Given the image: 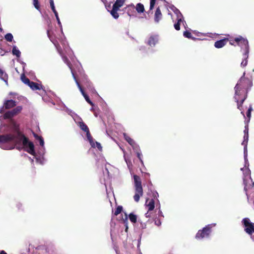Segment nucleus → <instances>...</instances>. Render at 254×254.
Masks as SVG:
<instances>
[{
  "instance_id": "1",
  "label": "nucleus",
  "mask_w": 254,
  "mask_h": 254,
  "mask_svg": "<svg viewBox=\"0 0 254 254\" xmlns=\"http://www.w3.org/2000/svg\"><path fill=\"white\" fill-rule=\"evenodd\" d=\"M12 131L5 135H0V147L2 149L10 150L15 147L19 150L24 149L30 154L35 156L33 143L29 141L19 129L15 122L11 123Z\"/></svg>"
},
{
  "instance_id": "2",
  "label": "nucleus",
  "mask_w": 254,
  "mask_h": 254,
  "mask_svg": "<svg viewBox=\"0 0 254 254\" xmlns=\"http://www.w3.org/2000/svg\"><path fill=\"white\" fill-rule=\"evenodd\" d=\"M245 71L234 88L235 95L244 97L245 95L247 96L248 91L253 85L252 80L245 77Z\"/></svg>"
},
{
  "instance_id": "3",
  "label": "nucleus",
  "mask_w": 254,
  "mask_h": 254,
  "mask_svg": "<svg viewBox=\"0 0 254 254\" xmlns=\"http://www.w3.org/2000/svg\"><path fill=\"white\" fill-rule=\"evenodd\" d=\"M234 41L237 43V45L242 48H244V60L241 64H247V58L249 56V46L247 39H245L241 36H239L234 39Z\"/></svg>"
},
{
  "instance_id": "4",
  "label": "nucleus",
  "mask_w": 254,
  "mask_h": 254,
  "mask_svg": "<svg viewBox=\"0 0 254 254\" xmlns=\"http://www.w3.org/2000/svg\"><path fill=\"white\" fill-rule=\"evenodd\" d=\"M135 193L133 196L135 201L138 202L140 197L143 195V189L140 177L136 175L133 176Z\"/></svg>"
},
{
  "instance_id": "5",
  "label": "nucleus",
  "mask_w": 254,
  "mask_h": 254,
  "mask_svg": "<svg viewBox=\"0 0 254 254\" xmlns=\"http://www.w3.org/2000/svg\"><path fill=\"white\" fill-rule=\"evenodd\" d=\"M242 223L245 226V231L251 236V239L254 241V236L252 235L254 233V223L251 222L248 218H244Z\"/></svg>"
},
{
  "instance_id": "6",
  "label": "nucleus",
  "mask_w": 254,
  "mask_h": 254,
  "mask_svg": "<svg viewBox=\"0 0 254 254\" xmlns=\"http://www.w3.org/2000/svg\"><path fill=\"white\" fill-rule=\"evenodd\" d=\"M216 224H209L204 227L202 230H199L197 233L195 238L196 239H203L209 237L211 233V229L212 226H215Z\"/></svg>"
},
{
  "instance_id": "7",
  "label": "nucleus",
  "mask_w": 254,
  "mask_h": 254,
  "mask_svg": "<svg viewBox=\"0 0 254 254\" xmlns=\"http://www.w3.org/2000/svg\"><path fill=\"white\" fill-rule=\"evenodd\" d=\"M125 2V0H116L113 4L112 9L110 11V13L114 18L117 19L119 18V15L118 11L124 5Z\"/></svg>"
},
{
  "instance_id": "8",
  "label": "nucleus",
  "mask_w": 254,
  "mask_h": 254,
  "mask_svg": "<svg viewBox=\"0 0 254 254\" xmlns=\"http://www.w3.org/2000/svg\"><path fill=\"white\" fill-rule=\"evenodd\" d=\"M69 68H70L71 73L72 74V71H74L75 73V78L77 76H80L83 78L85 77L83 69L81 66V64H68ZM77 79V78H76Z\"/></svg>"
},
{
  "instance_id": "9",
  "label": "nucleus",
  "mask_w": 254,
  "mask_h": 254,
  "mask_svg": "<svg viewBox=\"0 0 254 254\" xmlns=\"http://www.w3.org/2000/svg\"><path fill=\"white\" fill-rule=\"evenodd\" d=\"M75 73L74 71H72V76L76 82V84L77 85V86H78L80 91L81 92L82 95L83 96V97H84L85 100L90 104L91 105V106H93L94 105V104L90 100L88 96L85 93V92L84 91L83 88H82L81 86L80 85V84H79V82L78 81V80L76 79L75 78Z\"/></svg>"
},
{
  "instance_id": "10",
  "label": "nucleus",
  "mask_w": 254,
  "mask_h": 254,
  "mask_svg": "<svg viewBox=\"0 0 254 254\" xmlns=\"http://www.w3.org/2000/svg\"><path fill=\"white\" fill-rule=\"evenodd\" d=\"M234 98L236 102L237 103L238 109L241 111V114L243 115V117L245 118V115L244 114L243 109V104L245 100H246V99L247 98V96L245 95L244 97L235 95Z\"/></svg>"
},
{
  "instance_id": "11",
  "label": "nucleus",
  "mask_w": 254,
  "mask_h": 254,
  "mask_svg": "<svg viewBox=\"0 0 254 254\" xmlns=\"http://www.w3.org/2000/svg\"><path fill=\"white\" fill-rule=\"evenodd\" d=\"M15 101L12 100H8L5 101L3 104V106L0 108V113H2L4 112V108L5 109H10L16 106Z\"/></svg>"
},
{
  "instance_id": "12",
  "label": "nucleus",
  "mask_w": 254,
  "mask_h": 254,
  "mask_svg": "<svg viewBox=\"0 0 254 254\" xmlns=\"http://www.w3.org/2000/svg\"><path fill=\"white\" fill-rule=\"evenodd\" d=\"M28 86L30 87V88L33 90L42 89L43 91V93L41 94L42 95L46 93L44 87L42 84L31 81V83Z\"/></svg>"
},
{
  "instance_id": "13",
  "label": "nucleus",
  "mask_w": 254,
  "mask_h": 254,
  "mask_svg": "<svg viewBox=\"0 0 254 254\" xmlns=\"http://www.w3.org/2000/svg\"><path fill=\"white\" fill-rule=\"evenodd\" d=\"M34 136L35 139L39 141L40 145L41 146L39 154L40 155H43L44 154V150H45L44 139L42 136H39L35 133L34 134Z\"/></svg>"
},
{
  "instance_id": "14",
  "label": "nucleus",
  "mask_w": 254,
  "mask_h": 254,
  "mask_svg": "<svg viewBox=\"0 0 254 254\" xmlns=\"http://www.w3.org/2000/svg\"><path fill=\"white\" fill-rule=\"evenodd\" d=\"M244 160H245V167H247V168L244 170V168H242L241 170L244 172V174L245 175H249L250 173V170L249 169L248 167L249 165L248 159V153L244 154Z\"/></svg>"
},
{
  "instance_id": "15",
  "label": "nucleus",
  "mask_w": 254,
  "mask_h": 254,
  "mask_svg": "<svg viewBox=\"0 0 254 254\" xmlns=\"http://www.w3.org/2000/svg\"><path fill=\"white\" fill-rule=\"evenodd\" d=\"M229 41V39L225 38L220 40L217 41L214 43V46L216 48H221L224 46Z\"/></svg>"
},
{
  "instance_id": "16",
  "label": "nucleus",
  "mask_w": 254,
  "mask_h": 254,
  "mask_svg": "<svg viewBox=\"0 0 254 254\" xmlns=\"http://www.w3.org/2000/svg\"><path fill=\"white\" fill-rule=\"evenodd\" d=\"M83 82L86 87L93 93L97 94L95 89L93 87L92 84L86 78H84Z\"/></svg>"
},
{
  "instance_id": "17",
  "label": "nucleus",
  "mask_w": 254,
  "mask_h": 254,
  "mask_svg": "<svg viewBox=\"0 0 254 254\" xmlns=\"http://www.w3.org/2000/svg\"><path fill=\"white\" fill-rule=\"evenodd\" d=\"M158 39L157 36H151L148 39L147 44L150 46H154L158 42Z\"/></svg>"
},
{
  "instance_id": "18",
  "label": "nucleus",
  "mask_w": 254,
  "mask_h": 254,
  "mask_svg": "<svg viewBox=\"0 0 254 254\" xmlns=\"http://www.w3.org/2000/svg\"><path fill=\"white\" fill-rule=\"evenodd\" d=\"M162 17V14L161 12L160 8L158 7L156 8L154 14V21L155 22L158 23L161 20Z\"/></svg>"
},
{
  "instance_id": "19",
  "label": "nucleus",
  "mask_w": 254,
  "mask_h": 254,
  "mask_svg": "<svg viewBox=\"0 0 254 254\" xmlns=\"http://www.w3.org/2000/svg\"><path fill=\"white\" fill-rule=\"evenodd\" d=\"M155 202L153 199H146L145 205L148 207V211H152L154 208Z\"/></svg>"
},
{
  "instance_id": "20",
  "label": "nucleus",
  "mask_w": 254,
  "mask_h": 254,
  "mask_svg": "<svg viewBox=\"0 0 254 254\" xmlns=\"http://www.w3.org/2000/svg\"><path fill=\"white\" fill-rule=\"evenodd\" d=\"M126 10H127V12L129 16L133 15V13L135 12L134 9L135 6L133 4H129L127 5L126 8Z\"/></svg>"
},
{
  "instance_id": "21",
  "label": "nucleus",
  "mask_w": 254,
  "mask_h": 254,
  "mask_svg": "<svg viewBox=\"0 0 254 254\" xmlns=\"http://www.w3.org/2000/svg\"><path fill=\"white\" fill-rule=\"evenodd\" d=\"M14 116L15 115L14 114L12 110L7 111L4 114L3 117L0 116V121H1L2 119H10Z\"/></svg>"
},
{
  "instance_id": "22",
  "label": "nucleus",
  "mask_w": 254,
  "mask_h": 254,
  "mask_svg": "<svg viewBox=\"0 0 254 254\" xmlns=\"http://www.w3.org/2000/svg\"><path fill=\"white\" fill-rule=\"evenodd\" d=\"M14 116L15 115L14 114L12 110L7 111L4 114L3 117L0 116V121H1L2 119H10Z\"/></svg>"
},
{
  "instance_id": "23",
  "label": "nucleus",
  "mask_w": 254,
  "mask_h": 254,
  "mask_svg": "<svg viewBox=\"0 0 254 254\" xmlns=\"http://www.w3.org/2000/svg\"><path fill=\"white\" fill-rule=\"evenodd\" d=\"M86 137L87 138V140L89 141L91 146L95 148V145L94 143V141L93 140V138L91 136L90 133L89 132V130L88 129L87 131H86Z\"/></svg>"
},
{
  "instance_id": "24",
  "label": "nucleus",
  "mask_w": 254,
  "mask_h": 254,
  "mask_svg": "<svg viewBox=\"0 0 254 254\" xmlns=\"http://www.w3.org/2000/svg\"><path fill=\"white\" fill-rule=\"evenodd\" d=\"M0 78L3 80L6 84L7 85V79H8V76L7 74L2 69L0 68Z\"/></svg>"
},
{
  "instance_id": "25",
  "label": "nucleus",
  "mask_w": 254,
  "mask_h": 254,
  "mask_svg": "<svg viewBox=\"0 0 254 254\" xmlns=\"http://www.w3.org/2000/svg\"><path fill=\"white\" fill-rule=\"evenodd\" d=\"M135 9L139 13H143L145 11L144 5L141 3H138L135 6Z\"/></svg>"
},
{
  "instance_id": "26",
  "label": "nucleus",
  "mask_w": 254,
  "mask_h": 254,
  "mask_svg": "<svg viewBox=\"0 0 254 254\" xmlns=\"http://www.w3.org/2000/svg\"><path fill=\"white\" fill-rule=\"evenodd\" d=\"M47 33L48 37H49V38L50 39L51 41L53 43L55 44V36H54L53 35V32L50 30L48 29L47 31Z\"/></svg>"
},
{
  "instance_id": "27",
  "label": "nucleus",
  "mask_w": 254,
  "mask_h": 254,
  "mask_svg": "<svg viewBox=\"0 0 254 254\" xmlns=\"http://www.w3.org/2000/svg\"><path fill=\"white\" fill-rule=\"evenodd\" d=\"M21 81L25 84L28 85L30 83H31V81L28 78H27L25 75L24 74H22L21 75Z\"/></svg>"
},
{
  "instance_id": "28",
  "label": "nucleus",
  "mask_w": 254,
  "mask_h": 254,
  "mask_svg": "<svg viewBox=\"0 0 254 254\" xmlns=\"http://www.w3.org/2000/svg\"><path fill=\"white\" fill-rule=\"evenodd\" d=\"M130 221L133 223H135L137 221V216L132 213H131L128 215Z\"/></svg>"
},
{
  "instance_id": "29",
  "label": "nucleus",
  "mask_w": 254,
  "mask_h": 254,
  "mask_svg": "<svg viewBox=\"0 0 254 254\" xmlns=\"http://www.w3.org/2000/svg\"><path fill=\"white\" fill-rule=\"evenodd\" d=\"M79 126L80 127V128L85 132L89 129L88 127L83 122H80L79 123Z\"/></svg>"
},
{
  "instance_id": "30",
  "label": "nucleus",
  "mask_w": 254,
  "mask_h": 254,
  "mask_svg": "<svg viewBox=\"0 0 254 254\" xmlns=\"http://www.w3.org/2000/svg\"><path fill=\"white\" fill-rule=\"evenodd\" d=\"M124 136L126 140L130 145H132L135 142L130 137L127 136L126 133H124Z\"/></svg>"
},
{
  "instance_id": "31",
  "label": "nucleus",
  "mask_w": 254,
  "mask_h": 254,
  "mask_svg": "<svg viewBox=\"0 0 254 254\" xmlns=\"http://www.w3.org/2000/svg\"><path fill=\"white\" fill-rule=\"evenodd\" d=\"M12 54L16 56L17 57H19L20 56L21 52L20 51L16 48V47H14L12 49Z\"/></svg>"
},
{
  "instance_id": "32",
  "label": "nucleus",
  "mask_w": 254,
  "mask_h": 254,
  "mask_svg": "<svg viewBox=\"0 0 254 254\" xmlns=\"http://www.w3.org/2000/svg\"><path fill=\"white\" fill-rule=\"evenodd\" d=\"M22 109V106H17L16 108H15L14 109H13L12 110L13 111L14 114L16 115L17 114H18L21 111Z\"/></svg>"
},
{
  "instance_id": "33",
  "label": "nucleus",
  "mask_w": 254,
  "mask_h": 254,
  "mask_svg": "<svg viewBox=\"0 0 254 254\" xmlns=\"http://www.w3.org/2000/svg\"><path fill=\"white\" fill-rule=\"evenodd\" d=\"M5 39L8 42H12L13 40V36L11 33H7L5 35Z\"/></svg>"
},
{
  "instance_id": "34",
  "label": "nucleus",
  "mask_w": 254,
  "mask_h": 254,
  "mask_svg": "<svg viewBox=\"0 0 254 254\" xmlns=\"http://www.w3.org/2000/svg\"><path fill=\"white\" fill-rule=\"evenodd\" d=\"M131 146L135 153L137 152V151H140L139 146L135 142L132 144Z\"/></svg>"
},
{
  "instance_id": "35",
  "label": "nucleus",
  "mask_w": 254,
  "mask_h": 254,
  "mask_svg": "<svg viewBox=\"0 0 254 254\" xmlns=\"http://www.w3.org/2000/svg\"><path fill=\"white\" fill-rule=\"evenodd\" d=\"M123 210V207L122 206H118L114 213V214L115 215H118L119 214H120Z\"/></svg>"
},
{
  "instance_id": "36",
  "label": "nucleus",
  "mask_w": 254,
  "mask_h": 254,
  "mask_svg": "<svg viewBox=\"0 0 254 254\" xmlns=\"http://www.w3.org/2000/svg\"><path fill=\"white\" fill-rule=\"evenodd\" d=\"M33 5L36 9L40 10V7L38 0H33Z\"/></svg>"
},
{
  "instance_id": "37",
  "label": "nucleus",
  "mask_w": 254,
  "mask_h": 254,
  "mask_svg": "<svg viewBox=\"0 0 254 254\" xmlns=\"http://www.w3.org/2000/svg\"><path fill=\"white\" fill-rule=\"evenodd\" d=\"M242 144L244 146V154L248 153V150H247L248 142L243 140V142L242 143Z\"/></svg>"
},
{
  "instance_id": "38",
  "label": "nucleus",
  "mask_w": 254,
  "mask_h": 254,
  "mask_svg": "<svg viewBox=\"0 0 254 254\" xmlns=\"http://www.w3.org/2000/svg\"><path fill=\"white\" fill-rule=\"evenodd\" d=\"M138 222L139 223H140V227L141 228V229H145L146 228V223L143 222V220L139 219L138 220Z\"/></svg>"
},
{
  "instance_id": "39",
  "label": "nucleus",
  "mask_w": 254,
  "mask_h": 254,
  "mask_svg": "<svg viewBox=\"0 0 254 254\" xmlns=\"http://www.w3.org/2000/svg\"><path fill=\"white\" fill-rule=\"evenodd\" d=\"M50 4L51 9H52V11H53V12L55 13L56 12H57V10H56V8H55V5H54V0H50Z\"/></svg>"
},
{
  "instance_id": "40",
  "label": "nucleus",
  "mask_w": 254,
  "mask_h": 254,
  "mask_svg": "<svg viewBox=\"0 0 254 254\" xmlns=\"http://www.w3.org/2000/svg\"><path fill=\"white\" fill-rule=\"evenodd\" d=\"M183 35L185 37L188 38H191L192 36L191 33L188 31H185Z\"/></svg>"
},
{
  "instance_id": "41",
  "label": "nucleus",
  "mask_w": 254,
  "mask_h": 254,
  "mask_svg": "<svg viewBox=\"0 0 254 254\" xmlns=\"http://www.w3.org/2000/svg\"><path fill=\"white\" fill-rule=\"evenodd\" d=\"M156 0H150V10H152L154 6Z\"/></svg>"
},
{
  "instance_id": "42",
  "label": "nucleus",
  "mask_w": 254,
  "mask_h": 254,
  "mask_svg": "<svg viewBox=\"0 0 254 254\" xmlns=\"http://www.w3.org/2000/svg\"><path fill=\"white\" fill-rule=\"evenodd\" d=\"M94 143H95V147H97L99 149V151H102V147L101 146V144L99 142H97V141L94 142Z\"/></svg>"
},
{
  "instance_id": "43",
  "label": "nucleus",
  "mask_w": 254,
  "mask_h": 254,
  "mask_svg": "<svg viewBox=\"0 0 254 254\" xmlns=\"http://www.w3.org/2000/svg\"><path fill=\"white\" fill-rule=\"evenodd\" d=\"M136 154L137 155V157L138 158L140 161L141 162V163H143V161L142 160L141 157H142V154L140 151H137V152H136Z\"/></svg>"
},
{
  "instance_id": "44",
  "label": "nucleus",
  "mask_w": 254,
  "mask_h": 254,
  "mask_svg": "<svg viewBox=\"0 0 254 254\" xmlns=\"http://www.w3.org/2000/svg\"><path fill=\"white\" fill-rule=\"evenodd\" d=\"M54 14H55V16H56V19H57V22H58V24H59L60 26H61V25H62V24H61V22L60 20V18H59V17L58 12H55V13H54Z\"/></svg>"
},
{
  "instance_id": "45",
  "label": "nucleus",
  "mask_w": 254,
  "mask_h": 254,
  "mask_svg": "<svg viewBox=\"0 0 254 254\" xmlns=\"http://www.w3.org/2000/svg\"><path fill=\"white\" fill-rule=\"evenodd\" d=\"M247 116L248 118V120L247 121H246L245 122V124H248V123L250 122L251 116V113H250V112H248L247 111Z\"/></svg>"
},
{
  "instance_id": "46",
  "label": "nucleus",
  "mask_w": 254,
  "mask_h": 254,
  "mask_svg": "<svg viewBox=\"0 0 254 254\" xmlns=\"http://www.w3.org/2000/svg\"><path fill=\"white\" fill-rule=\"evenodd\" d=\"M246 125L245 127V129H244V134H249V128H248V124H246Z\"/></svg>"
},
{
  "instance_id": "47",
  "label": "nucleus",
  "mask_w": 254,
  "mask_h": 254,
  "mask_svg": "<svg viewBox=\"0 0 254 254\" xmlns=\"http://www.w3.org/2000/svg\"><path fill=\"white\" fill-rule=\"evenodd\" d=\"M155 224L157 226H160L161 225V222L160 220L159 219H155Z\"/></svg>"
},
{
  "instance_id": "48",
  "label": "nucleus",
  "mask_w": 254,
  "mask_h": 254,
  "mask_svg": "<svg viewBox=\"0 0 254 254\" xmlns=\"http://www.w3.org/2000/svg\"><path fill=\"white\" fill-rule=\"evenodd\" d=\"M174 28L177 30H179L180 29V24L179 22H177L174 24Z\"/></svg>"
},
{
  "instance_id": "49",
  "label": "nucleus",
  "mask_w": 254,
  "mask_h": 254,
  "mask_svg": "<svg viewBox=\"0 0 254 254\" xmlns=\"http://www.w3.org/2000/svg\"><path fill=\"white\" fill-rule=\"evenodd\" d=\"M127 213H125V220L124 222L126 223V231H127V229H128V227L127 225Z\"/></svg>"
},
{
  "instance_id": "50",
  "label": "nucleus",
  "mask_w": 254,
  "mask_h": 254,
  "mask_svg": "<svg viewBox=\"0 0 254 254\" xmlns=\"http://www.w3.org/2000/svg\"><path fill=\"white\" fill-rule=\"evenodd\" d=\"M36 161L37 163L43 164V160H42L40 158H38L36 157Z\"/></svg>"
},
{
  "instance_id": "51",
  "label": "nucleus",
  "mask_w": 254,
  "mask_h": 254,
  "mask_svg": "<svg viewBox=\"0 0 254 254\" xmlns=\"http://www.w3.org/2000/svg\"><path fill=\"white\" fill-rule=\"evenodd\" d=\"M63 61L65 63V64H69V62L68 61V59L67 58V57H63Z\"/></svg>"
},
{
  "instance_id": "52",
  "label": "nucleus",
  "mask_w": 254,
  "mask_h": 254,
  "mask_svg": "<svg viewBox=\"0 0 254 254\" xmlns=\"http://www.w3.org/2000/svg\"><path fill=\"white\" fill-rule=\"evenodd\" d=\"M158 215H159V216H161V217H164L163 213L161 211V210H160V205L159 206Z\"/></svg>"
},
{
  "instance_id": "53",
  "label": "nucleus",
  "mask_w": 254,
  "mask_h": 254,
  "mask_svg": "<svg viewBox=\"0 0 254 254\" xmlns=\"http://www.w3.org/2000/svg\"><path fill=\"white\" fill-rule=\"evenodd\" d=\"M248 140H249V134H244V141L248 142Z\"/></svg>"
},
{
  "instance_id": "54",
  "label": "nucleus",
  "mask_w": 254,
  "mask_h": 254,
  "mask_svg": "<svg viewBox=\"0 0 254 254\" xmlns=\"http://www.w3.org/2000/svg\"><path fill=\"white\" fill-rule=\"evenodd\" d=\"M153 195L154 198H157V197L159 196V194L157 192L155 191L153 193Z\"/></svg>"
},
{
  "instance_id": "55",
  "label": "nucleus",
  "mask_w": 254,
  "mask_h": 254,
  "mask_svg": "<svg viewBox=\"0 0 254 254\" xmlns=\"http://www.w3.org/2000/svg\"><path fill=\"white\" fill-rule=\"evenodd\" d=\"M243 182H244V184L245 185L244 190H245V191H247V188H246L247 183H246V181L245 178H244V179H243Z\"/></svg>"
},
{
  "instance_id": "56",
  "label": "nucleus",
  "mask_w": 254,
  "mask_h": 254,
  "mask_svg": "<svg viewBox=\"0 0 254 254\" xmlns=\"http://www.w3.org/2000/svg\"><path fill=\"white\" fill-rule=\"evenodd\" d=\"M150 216V213H149L148 211L145 214L144 217L145 218H148Z\"/></svg>"
},
{
  "instance_id": "57",
  "label": "nucleus",
  "mask_w": 254,
  "mask_h": 254,
  "mask_svg": "<svg viewBox=\"0 0 254 254\" xmlns=\"http://www.w3.org/2000/svg\"><path fill=\"white\" fill-rule=\"evenodd\" d=\"M125 160L126 161V163L127 165V166L129 167V165L131 164V162L130 161H127L126 158H125Z\"/></svg>"
},
{
  "instance_id": "58",
  "label": "nucleus",
  "mask_w": 254,
  "mask_h": 254,
  "mask_svg": "<svg viewBox=\"0 0 254 254\" xmlns=\"http://www.w3.org/2000/svg\"><path fill=\"white\" fill-rule=\"evenodd\" d=\"M229 41L230 42V45H234V42H235L234 40L233 41V40H229Z\"/></svg>"
},
{
  "instance_id": "59",
  "label": "nucleus",
  "mask_w": 254,
  "mask_h": 254,
  "mask_svg": "<svg viewBox=\"0 0 254 254\" xmlns=\"http://www.w3.org/2000/svg\"><path fill=\"white\" fill-rule=\"evenodd\" d=\"M252 110H253L252 107L251 106H250L249 108V109H248V112H250V113H251Z\"/></svg>"
},
{
  "instance_id": "60",
  "label": "nucleus",
  "mask_w": 254,
  "mask_h": 254,
  "mask_svg": "<svg viewBox=\"0 0 254 254\" xmlns=\"http://www.w3.org/2000/svg\"><path fill=\"white\" fill-rule=\"evenodd\" d=\"M177 20V22H179L180 24L181 23V22H182V19L181 18L178 19Z\"/></svg>"
},
{
  "instance_id": "61",
  "label": "nucleus",
  "mask_w": 254,
  "mask_h": 254,
  "mask_svg": "<svg viewBox=\"0 0 254 254\" xmlns=\"http://www.w3.org/2000/svg\"><path fill=\"white\" fill-rule=\"evenodd\" d=\"M0 254H7L4 251H0Z\"/></svg>"
},
{
  "instance_id": "62",
  "label": "nucleus",
  "mask_w": 254,
  "mask_h": 254,
  "mask_svg": "<svg viewBox=\"0 0 254 254\" xmlns=\"http://www.w3.org/2000/svg\"><path fill=\"white\" fill-rule=\"evenodd\" d=\"M2 127V124H1V125H0V132H1V130Z\"/></svg>"
},
{
  "instance_id": "63",
  "label": "nucleus",
  "mask_w": 254,
  "mask_h": 254,
  "mask_svg": "<svg viewBox=\"0 0 254 254\" xmlns=\"http://www.w3.org/2000/svg\"><path fill=\"white\" fill-rule=\"evenodd\" d=\"M66 109L67 112L69 111V109H68V108H66Z\"/></svg>"
},
{
  "instance_id": "64",
  "label": "nucleus",
  "mask_w": 254,
  "mask_h": 254,
  "mask_svg": "<svg viewBox=\"0 0 254 254\" xmlns=\"http://www.w3.org/2000/svg\"><path fill=\"white\" fill-rule=\"evenodd\" d=\"M90 110H91V111H93V107H92V108H91Z\"/></svg>"
}]
</instances>
